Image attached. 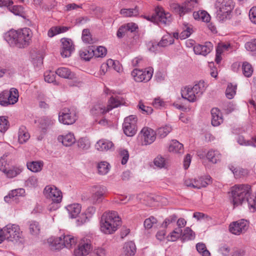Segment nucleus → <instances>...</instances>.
<instances>
[{"instance_id": "obj_1", "label": "nucleus", "mask_w": 256, "mask_h": 256, "mask_svg": "<svg viewBox=\"0 0 256 256\" xmlns=\"http://www.w3.org/2000/svg\"><path fill=\"white\" fill-rule=\"evenodd\" d=\"M250 191L251 186L248 184H235L232 186L230 192L234 207L242 205L246 201L250 210L252 212H256L254 198L250 196Z\"/></svg>"}, {"instance_id": "obj_2", "label": "nucleus", "mask_w": 256, "mask_h": 256, "mask_svg": "<svg viewBox=\"0 0 256 256\" xmlns=\"http://www.w3.org/2000/svg\"><path fill=\"white\" fill-rule=\"evenodd\" d=\"M32 33L28 28L20 30H10L6 33L4 39L11 46L19 48H24L30 44L32 41Z\"/></svg>"}, {"instance_id": "obj_3", "label": "nucleus", "mask_w": 256, "mask_h": 256, "mask_svg": "<svg viewBox=\"0 0 256 256\" xmlns=\"http://www.w3.org/2000/svg\"><path fill=\"white\" fill-rule=\"evenodd\" d=\"M121 224V220L117 212H106L101 218L100 229L101 232L105 234H112L118 230Z\"/></svg>"}, {"instance_id": "obj_4", "label": "nucleus", "mask_w": 256, "mask_h": 256, "mask_svg": "<svg viewBox=\"0 0 256 256\" xmlns=\"http://www.w3.org/2000/svg\"><path fill=\"white\" fill-rule=\"evenodd\" d=\"M214 6L216 9V18L219 21H224L229 18L234 4L232 0H217Z\"/></svg>"}, {"instance_id": "obj_5", "label": "nucleus", "mask_w": 256, "mask_h": 256, "mask_svg": "<svg viewBox=\"0 0 256 256\" xmlns=\"http://www.w3.org/2000/svg\"><path fill=\"white\" fill-rule=\"evenodd\" d=\"M44 194L52 201L48 206V210L50 211L56 210L58 207V204L62 202V192L54 186H47L44 190Z\"/></svg>"}, {"instance_id": "obj_6", "label": "nucleus", "mask_w": 256, "mask_h": 256, "mask_svg": "<svg viewBox=\"0 0 256 256\" xmlns=\"http://www.w3.org/2000/svg\"><path fill=\"white\" fill-rule=\"evenodd\" d=\"M198 5V0H186L182 4L172 3L170 4V6L174 12L181 17L186 14L192 12Z\"/></svg>"}, {"instance_id": "obj_7", "label": "nucleus", "mask_w": 256, "mask_h": 256, "mask_svg": "<svg viewBox=\"0 0 256 256\" xmlns=\"http://www.w3.org/2000/svg\"><path fill=\"white\" fill-rule=\"evenodd\" d=\"M4 240L10 242H17L22 237V232L18 225L8 224L2 228Z\"/></svg>"}, {"instance_id": "obj_8", "label": "nucleus", "mask_w": 256, "mask_h": 256, "mask_svg": "<svg viewBox=\"0 0 256 256\" xmlns=\"http://www.w3.org/2000/svg\"><path fill=\"white\" fill-rule=\"evenodd\" d=\"M18 90L12 88L10 90H4L0 94V104L6 106L16 104L18 100Z\"/></svg>"}, {"instance_id": "obj_9", "label": "nucleus", "mask_w": 256, "mask_h": 256, "mask_svg": "<svg viewBox=\"0 0 256 256\" xmlns=\"http://www.w3.org/2000/svg\"><path fill=\"white\" fill-rule=\"evenodd\" d=\"M77 119V112L74 109L65 108L62 109L58 114L59 122L64 124H72L76 122Z\"/></svg>"}, {"instance_id": "obj_10", "label": "nucleus", "mask_w": 256, "mask_h": 256, "mask_svg": "<svg viewBox=\"0 0 256 256\" xmlns=\"http://www.w3.org/2000/svg\"><path fill=\"white\" fill-rule=\"evenodd\" d=\"M146 19L152 22L164 25L168 24L172 20L170 14L164 12L162 8L158 7L156 8L154 14L147 16Z\"/></svg>"}, {"instance_id": "obj_11", "label": "nucleus", "mask_w": 256, "mask_h": 256, "mask_svg": "<svg viewBox=\"0 0 256 256\" xmlns=\"http://www.w3.org/2000/svg\"><path fill=\"white\" fill-rule=\"evenodd\" d=\"M76 240L70 235L62 236L56 238L52 242V246L56 250H60L64 247L68 248H72V245H74L76 243Z\"/></svg>"}, {"instance_id": "obj_12", "label": "nucleus", "mask_w": 256, "mask_h": 256, "mask_svg": "<svg viewBox=\"0 0 256 256\" xmlns=\"http://www.w3.org/2000/svg\"><path fill=\"white\" fill-rule=\"evenodd\" d=\"M136 118L133 116H130L124 118L122 124L124 132L128 136H134L137 132Z\"/></svg>"}, {"instance_id": "obj_13", "label": "nucleus", "mask_w": 256, "mask_h": 256, "mask_svg": "<svg viewBox=\"0 0 256 256\" xmlns=\"http://www.w3.org/2000/svg\"><path fill=\"white\" fill-rule=\"evenodd\" d=\"M153 72L152 68H148L144 70L135 68L132 71V76L136 82H147L152 78Z\"/></svg>"}, {"instance_id": "obj_14", "label": "nucleus", "mask_w": 256, "mask_h": 256, "mask_svg": "<svg viewBox=\"0 0 256 256\" xmlns=\"http://www.w3.org/2000/svg\"><path fill=\"white\" fill-rule=\"evenodd\" d=\"M156 132L152 128L148 127L143 128L139 134L142 145L147 146L152 144L156 138Z\"/></svg>"}, {"instance_id": "obj_15", "label": "nucleus", "mask_w": 256, "mask_h": 256, "mask_svg": "<svg viewBox=\"0 0 256 256\" xmlns=\"http://www.w3.org/2000/svg\"><path fill=\"white\" fill-rule=\"evenodd\" d=\"M92 250L90 240L87 238L82 239L79 242L78 248L74 250L75 256L88 255Z\"/></svg>"}, {"instance_id": "obj_16", "label": "nucleus", "mask_w": 256, "mask_h": 256, "mask_svg": "<svg viewBox=\"0 0 256 256\" xmlns=\"http://www.w3.org/2000/svg\"><path fill=\"white\" fill-rule=\"evenodd\" d=\"M93 188L94 193L90 198V200L92 204L100 203L106 192V188L105 186H95Z\"/></svg>"}, {"instance_id": "obj_17", "label": "nucleus", "mask_w": 256, "mask_h": 256, "mask_svg": "<svg viewBox=\"0 0 256 256\" xmlns=\"http://www.w3.org/2000/svg\"><path fill=\"white\" fill-rule=\"evenodd\" d=\"M248 228V222L244 220L234 222L230 225V231L233 234L238 235Z\"/></svg>"}, {"instance_id": "obj_18", "label": "nucleus", "mask_w": 256, "mask_h": 256, "mask_svg": "<svg viewBox=\"0 0 256 256\" xmlns=\"http://www.w3.org/2000/svg\"><path fill=\"white\" fill-rule=\"evenodd\" d=\"M62 48L60 54L64 58L69 57L74 50L72 41L70 39L63 38L61 39Z\"/></svg>"}, {"instance_id": "obj_19", "label": "nucleus", "mask_w": 256, "mask_h": 256, "mask_svg": "<svg viewBox=\"0 0 256 256\" xmlns=\"http://www.w3.org/2000/svg\"><path fill=\"white\" fill-rule=\"evenodd\" d=\"M25 190L24 188H18L11 190L8 195L4 196V200L8 203L12 202H17L20 196H24Z\"/></svg>"}, {"instance_id": "obj_20", "label": "nucleus", "mask_w": 256, "mask_h": 256, "mask_svg": "<svg viewBox=\"0 0 256 256\" xmlns=\"http://www.w3.org/2000/svg\"><path fill=\"white\" fill-rule=\"evenodd\" d=\"M213 48L210 42H206L204 45L198 44L194 47V51L196 54H202L206 56L209 54Z\"/></svg>"}, {"instance_id": "obj_21", "label": "nucleus", "mask_w": 256, "mask_h": 256, "mask_svg": "<svg viewBox=\"0 0 256 256\" xmlns=\"http://www.w3.org/2000/svg\"><path fill=\"white\" fill-rule=\"evenodd\" d=\"M181 95L183 98L187 100L190 102H194L198 98L195 92L193 91L192 88L185 87L182 88Z\"/></svg>"}, {"instance_id": "obj_22", "label": "nucleus", "mask_w": 256, "mask_h": 256, "mask_svg": "<svg viewBox=\"0 0 256 256\" xmlns=\"http://www.w3.org/2000/svg\"><path fill=\"white\" fill-rule=\"evenodd\" d=\"M212 124L218 126L223 122L224 120L222 112L218 108H212L211 110Z\"/></svg>"}, {"instance_id": "obj_23", "label": "nucleus", "mask_w": 256, "mask_h": 256, "mask_svg": "<svg viewBox=\"0 0 256 256\" xmlns=\"http://www.w3.org/2000/svg\"><path fill=\"white\" fill-rule=\"evenodd\" d=\"M56 74L60 77L72 80L76 78L75 73L71 71V70L68 68H60L56 70Z\"/></svg>"}, {"instance_id": "obj_24", "label": "nucleus", "mask_w": 256, "mask_h": 256, "mask_svg": "<svg viewBox=\"0 0 256 256\" xmlns=\"http://www.w3.org/2000/svg\"><path fill=\"white\" fill-rule=\"evenodd\" d=\"M55 120L51 118L48 116L42 117L39 120L40 128L42 130V132L45 134L48 128L52 126Z\"/></svg>"}, {"instance_id": "obj_25", "label": "nucleus", "mask_w": 256, "mask_h": 256, "mask_svg": "<svg viewBox=\"0 0 256 256\" xmlns=\"http://www.w3.org/2000/svg\"><path fill=\"white\" fill-rule=\"evenodd\" d=\"M136 250L135 244L132 241L128 242L125 243L123 248V252L120 256H134Z\"/></svg>"}, {"instance_id": "obj_26", "label": "nucleus", "mask_w": 256, "mask_h": 256, "mask_svg": "<svg viewBox=\"0 0 256 256\" xmlns=\"http://www.w3.org/2000/svg\"><path fill=\"white\" fill-rule=\"evenodd\" d=\"M109 104L107 106V112H110L112 108L123 104L125 102L124 100L121 96H112L108 100Z\"/></svg>"}, {"instance_id": "obj_27", "label": "nucleus", "mask_w": 256, "mask_h": 256, "mask_svg": "<svg viewBox=\"0 0 256 256\" xmlns=\"http://www.w3.org/2000/svg\"><path fill=\"white\" fill-rule=\"evenodd\" d=\"M114 146V144L110 140L105 139L99 140L96 144V147L98 150L107 151Z\"/></svg>"}, {"instance_id": "obj_28", "label": "nucleus", "mask_w": 256, "mask_h": 256, "mask_svg": "<svg viewBox=\"0 0 256 256\" xmlns=\"http://www.w3.org/2000/svg\"><path fill=\"white\" fill-rule=\"evenodd\" d=\"M212 178L209 176L204 177L202 176L198 179H194L195 188L197 189H200L202 188L206 187L212 182Z\"/></svg>"}, {"instance_id": "obj_29", "label": "nucleus", "mask_w": 256, "mask_h": 256, "mask_svg": "<svg viewBox=\"0 0 256 256\" xmlns=\"http://www.w3.org/2000/svg\"><path fill=\"white\" fill-rule=\"evenodd\" d=\"M81 208V206L78 204H69L66 207L71 218H76L80 214Z\"/></svg>"}, {"instance_id": "obj_30", "label": "nucleus", "mask_w": 256, "mask_h": 256, "mask_svg": "<svg viewBox=\"0 0 256 256\" xmlns=\"http://www.w3.org/2000/svg\"><path fill=\"white\" fill-rule=\"evenodd\" d=\"M58 140L61 142L66 146H71L75 142L76 139L72 134L69 133L64 136H60L58 137Z\"/></svg>"}, {"instance_id": "obj_31", "label": "nucleus", "mask_w": 256, "mask_h": 256, "mask_svg": "<svg viewBox=\"0 0 256 256\" xmlns=\"http://www.w3.org/2000/svg\"><path fill=\"white\" fill-rule=\"evenodd\" d=\"M80 58L86 60H90L91 58L95 56L94 46H88L80 51Z\"/></svg>"}, {"instance_id": "obj_32", "label": "nucleus", "mask_w": 256, "mask_h": 256, "mask_svg": "<svg viewBox=\"0 0 256 256\" xmlns=\"http://www.w3.org/2000/svg\"><path fill=\"white\" fill-rule=\"evenodd\" d=\"M168 150L174 153L182 154L184 152L183 144L176 140H172L169 146Z\"/></svg>"}, {"instance_id": "obj_33", "label": "nucleus", "mask_w": 256, "mask_h": 256, "mask_svg": "<svg viewBox=\"0 0 256 256\" xmlns=\"http://www.w3.org/2000/svg\"><path fill=\"white\" fill-rule=\"evenodd\" d=\"M206 158L210 162L216 164L220 160L221 154L218 150H210L206 154Z\"/></svg>"}, {"instance_id": "obj_34", "label": "nucleus", "mask_w": 256, "mask_h": 256, "mask_svg": "<svg viewBox=\"0 0 256 256\" xmlns=\"http://www.w3.org/2000/svg\"><path fill=\"white\" fill-rule=\"evenodd\" d=\"M30 134L24 126L20 128L18 133V140L20 144L26 142L30 138Z\"/></svg>"}, {"instance_id": "obj_35", "label": "nucleus", "mask_w": 256, "mask_h": 256, "mask_svg": "<svg viewBox=\"0 0 256 256\" xmlns=\"http://www.w3.org/2000/svg\"><path fill=\"white\" fill-rule=\"evenodd\" d=\"M28 168L30 171L34 172L40 171L43 166V162L40 161H33L27 162Z\"/></svg>"}, {"instance_id": "obj_36", "label": "nucleus", "mask_w": 256, "mask_h": 256, "mask_svg": "<svg viewBox=\"0 0 256 256\" xmlns=\"http://www.w3.org/2000/svg\"><path fill=\"white\" fill-rule=\"evenodd\" d=\"M8 10L10 12H12L14 14L20 16L24 18H26V13L24 10V8L22 6L16 5L13 6H10Z\"/></svg>"}, {"instance_id": "obj_37", "label": "nucleus", "mask_w": 256, "mask_h": 256, "mask_svg": "<svg viewBox=\"0 0 256 256\" xmlns=\"http://www.w3.org/2000/svg\"><path fill=\"white\" fill-rule=\"evenodd\" d=\"M108 112H107V107L106 108L101 104H96L90 110L91 114L94 116H98Z\"/></svg>"}, {"instance_id": "obj_38", "label": "nucleus", "mask_w": 256, "mask_h": 256, "mask_svg": "<svg viewBox=\"0 0 256 256\" xmlns=\"http://www.w3.org/2000/svg\"><path fill=\"white\" fill-rule=\"evenodd\" d=\"M68 30L66 26H54L50 28L48 32L49 37L52 38L57 34L64 32Z\"/></svg>"}, {"instance_id": "obj_39", "label": "nucleus", "mask_w": 256, "mask_h": 256, "mask_svg": "<svg viewBox=\"0 0 256 256\" xmlns=\"http://www.w3.org/2000/svg\"><path fill=\"white\" fill-rule=\"evenodd\" d=\"M110 164L106 162H99L97 166L98 174L101 175L106 174L110 170Z\"/></svg>"}, {"instance_id": "obj_40", "label": "nucleus", "mask_w": 256, "mask_h": 256, "mask_svg": "<svg viewBox=\"0 0 256 256\" xmlns=\"http://www.w3.org/2000/svg\"><path fill=\"white\" fill-rule=\"evenodd\" d=\"M174 42V39L172 36L170 34H166L162 36L161 40L158 42L160 47H165Z\"/></svg>"}, {"instance_id": "obj_41", "label": "nucleus", "mask_w": 256, "mask_h": 256, "mask_svg": "<svg viewBox=\"0 0 256 256\" xmlns=\"http://www.w3.org/2000/svg\"><path fill=\"white\" fill-rule=\"evenodd\" d=\"M192 88L193 91L195 92L199 98L205 90L204 82V81H200L198 83L195 84Z\"/></svg>"}, {"instance_id": "obj_42", "label": "nucleus", "mask_w": 256, "mask_h": 256, "mask_svg": "<svg viewBox=\"0 0 256 256\" xmlns=\"http://www.w3.org/2000/svg\"><path fill=\"white\" fill-rule=\"evenodd\" d=\"M242 70L244 75L247 78L250 77L253 73V68L252 65L247 62L243 63Z\"/></svg>"}, {"instance_id": "obj_43", "label": "nucleus", "mask_w": 256, "mask_h": 256, "mask_svg": "<svg viewBox=\"0 0 256 256\" xmlns=\"http://www.w3.org/2000/svg\"><path fill=\"white\" fill-rule=\"evenodd\" d=\"M195 238L194 232L190 228H186L182 234V239L183 241L194 240Z\"/></svg>"}, {"instance_id": "obj_44", "label": "nucleus", "mask_w": 256, "mask_h": 256, "mask_svg": "<svg viewBox=\"0 0 256 256\" xmlns=\"http://www.w3.org/2000/svg\"><path fill=\"white\" fill-rule=\"evenodd\" d=\"M236 85H233L232 83L228 84L226 90V96L228 99H232L236 94Z\"/></svg>"}, {"instance_id": "obj_45", "label": "nucleus", "mask_w": 256, "mask_h": 256, "mask_svg": "<svg viewBox=\"0 0 256 256\" xmlns=\"http://www.w3.org/2000/svg\"><path fill=\"white\" fill-rule=\"evenodd\" d=\"M22 170V168L19 167H13L12 168H10L8 170H6V172L5 174H6V176L9 178H13L19 174H20Z\"/></svg>"}, {"instance_id": "obj_46", "label": "nucleus", "mask_w": 256, "mask_h": 256, "mask_svg": "<svg viewBox=\"0 0 256 256\" xmlns=\"http://www.w3.org/2000/svg\"><path fill=\"white\" fill-rule=\"evenodd\" d=\"M29 230L30 233L36 236L40 232V226L39 224L36 221H32L30 222L29 225Z\"/></svg>"}, {"instance_id": "obj_47", "label": "nucleus", "mask_w": 256, "mask_h": 256, "mask_svg": "<svg viewBox=\"0 0 256 256\" xmlns=\"http://www.w3.org/2000/svg\"><path fill=\"white\" fill-rule=\"evenodd\" d=\"M172 130L171 126H165L159 128L158 130L157 134L160 138H163L166 136Z\"/></svg>"}, {"instance_id": "obj_48", "label": "nucleus", "mask_w": 256, "mask_h": 256, "mask_svg": "<svg viewBox=\"0 0 256 256\" xmlns=\"http://www.w3.org/2000/svg\"><path fill=\"white\" fill-rule=\"evenodd\" d=\"M82 40L85 43L92 44L93 43L92 35L88 29L86 28L83 30L82 32Z\"/></svg>"}, {"instance_id": "obj_49", "label": "nucleus", "mask_w": 256, "mask_h": 256, "mask_svg": "<svg viewBox=\"0 0 256 256\" xmlns=\"http://www.w3.org/2000/svg\"><path fill=\"white\" fill-rule=\"evenodd\" d=\"M196 248L197 251L200 253L202 254V256H210V252L209 251L206 249V244L204 243L199 242L198 243L196 244Z\"/></svg>"}, {"instance_id": "obj_50", "label": "nucleus", "mask_w": 256, "mask_h": 256, "mask_svg": "<svg viewBox=\"0 0 256 256\" xmlns=\"http://www.w3.org/2000/svg\"><path fill=\"white\" fill-rule=\"evenodd\" d=\"M182 232L181 228H178L170 233V240L172 242L176 240L180 236H182Z\"/></svg>"}, {"instance_id": "obj_51", "label": "nucleus", "mask_w": 256, "mask_h": 256, "mask_svg": "<svg viewBox=\"0 0 256 256\" xmlns=\"http://www.w3.org/2000/svg\"><path fill=\"white\" fill-rule=\"evenodd\" d=\"M178 216L176 214H174L166 218L162 224V226L164 228H167L171 224L175 222Z\"/></svg>"}, {"instance_id": "obj_52", "label": "nucleus", "mask_w": 256, "mask_h": 256, "mask_svg": "<svg viewBox=\"0 0 256 256\" xmlns=\"http://www.w3.org/2000/svg\"><path fill=\"white\" fill-rule=\"evenodd\" d=\"M8 121L4 116H0V132H4L8 128Z\"/></svg>"}, {"instance_id": "obj_53", "label": "nucleus", "mask_w": 256, "mask_h": 256, "mask_svg": "<svg viewBox=\"0 0 256 256\" xmlns=\"http://www.w3.org/2000/svg\"><path fill=\"white\" fill-rule=\"evenodd\" d=\"M94 51L96 57H104L106 56L107 50L106 49L102 46H98L96 49L94 47Z\"/></svg>"}, {"instance_id": "obj_54", "label": "nucleus", "mask_w": 256, "mask_h": 256, "mask_svg": "<svg viewBox=\"0 0 256 256\" xmlns=\"http://www.w3.org/2000/svg\"><path fill=\"white\" fill-rule=\"evenodd\" d=\"M120 156L122 158L121 163L124 165L126 164L129 158V153L126 150H120L119 152Z\"/></svg>"}, {"instance_id": "obj_55", "label": "nucleus", "mask_w": 256, "mask_h": 256, "mask_svg": "<svg viewBox=\"0 0 256 256\" xmlns=\"http://www.w3.org/2000/svg\"><path fill=\"white\" fill-rule=\"evenodd\" d=\"M108 68H112L116 72H119L120 70V67L119 66V63L118 61H114L112 59H109L107 61V63L105 64Z\"/></svg>"}, {"instance_id": "obj_56", "label": "nucleus", "mask_w": 256, "mask_h": 256, "mask_svg": "<svg viewBox=\"0 0 256 256\" xmlns=\"http://www.w3.org/2000/svg\"><path fill=\"white\" fill-rule=\"evenodd\" d=\"M156 166L160 168H164L166 164L165 159L162 156H158L154 161Z\"/></svg>"}, {"instance_id": "obj_57", "label": "nucleus", "mask_w": 256, "mask_h": 256, "mask_svg": "<svg viewBox=\"0 0 256 256\" xmlns=\"http://www.w3.org/2000/svg\"><path fill=\"white\" fill-rule=\"evenodd\" d=\"M120 13L124 16H132L136 15L137 11L133 8H122L120 10Z\"/></svg>"}, {"instance_id": "obj_58", "label": "nucleus", "mask_w": 256, "mask_h": 256, "mask_svg": "<svg viewBox=\"0 0 256 256\" xmlns=\"http://www.w3.org/2000/svg\"><path fill=\"white\" fill-rule=\"evenodd\" d=\"M157 220L154 216H150L145 220L144 222V226L146 228L150 229L152 227L154 224L156 223Z\"/></svg>"}, {"instance_id": "obj_59", "label": "nucleus", "mask_w": 256, "mask_h": 256, "mask_svg": "<svg viewBox=\"0 0 256 256\" xmlns=\"http://www.w3.org/2000/svg\"><path fill=\"white\" fill-rule=\"evenodd\" d=\"M33 64L36 66H40L43 64V56L42 54H38L35 57L32 58Z\"/></svg>"}, {"instance_id": "obj_60", "label": "nucleus", "mask_w": 256, "mask_h": 256, "mask_svg": "<svg viewBox=\"0 0 256 256\" xmlns=\"http://www.w3.org/2000/svg\"><path fill=\"white\" fill-rule=\"evenodd\" d=\"M106 250L102 248H95L90 254V256H106Z\"/></svg>"}, {"instance_id": "obj_61", "label": "nucleus", "mask_w": 256, "mask_h": 256, "mask_svg": "<svg viewBox=\"0 0 256 256\" xmlns=\"http://www.w3.org/2000/svg\"><path fill=\"white\" fill-rule=\"evenodd\" d=\"M44 76L45 81L48 83H52L55 82L56 74L52 72H46L44 73Z\"/></svg>"}, {"instance_id": "obj_62", "label": "nucleus", "mask_w": 256, "mask_h": 256, "mask_svg": "<svg viewBox=\"0 0 256 256\" xmlns=\"http://www.w3.org/2000/svg\"><path fill=\"white\" fill-rule=\"evenodd\" d=\"M246 48L250 52L256 51V39L253 40L250 42H247L245 44Z\"/></svg>"}, {"instance_id": "obj_63", "label": "nucleus", "mask_w": 256, "mask_h": 256, "mask_svg": "<svg viewBox=\"0 0 256 256\" xmlns=\"http://www.w3.org/2000/svg\"><path fill=\"white\" fill-rule=\"evenodd\" d=\"M138 106L139 108L144 112V113L147 114H151L153 111V110L151 107L146 106L141 102H139Z\"/></svg>"}, {"instance_id": "obj_64", "label": "nucleus", "mask_w": 256, "mask_h": 256, "mask_svg": "<svg viewBox=\"0 0 256 256\" xmlns=\"http://www.w3.org/2000/svg\"><path fill=\"white\" fill-rule=\"evenodd\" d=\"M249 17L251 22L256 24V6H254L250 8L249 12Z\"/></svg>"}]
</instances>
